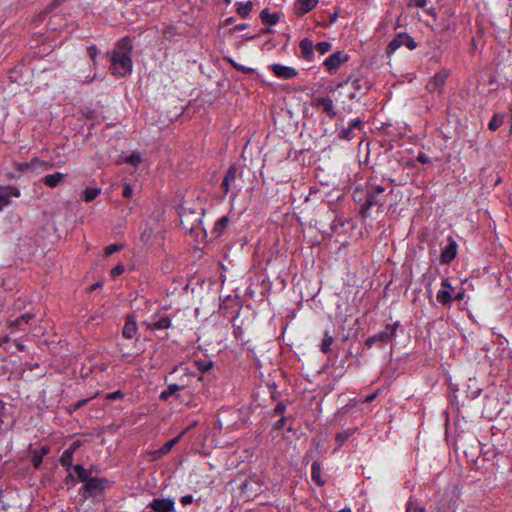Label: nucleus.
Wrapping results in <instances>:
<instances>
[{
    "mask_svg": "<svg viewBox=\"0 0 512 512\" xmlns=\"http://www.w3.org/2000/svg\"><path fill=\"white\" fill-rule=\"evenodd\" d=\"M133 45L129 37L122 38L117 44L111 56V69L117 76H128L133 70L132 60Z\"/></svg>",
    "mask_w": 512,
    "mask_h": 512,
    "instance_id": "1",
    "label": "nucleus"
},
{
    "mask_svg": "<svg viewBox=\"0 0 512 512\" xmlns=\"http://www.w3.org/2000/svg\"><path fill=\"white\" fill-rule=\"evenodd\" d=\"M400 326V323L394 322L391 324H387L384 331H380L365 340V345L368 348H372L373 346L384 347L389 342H392L397 337V331Z\"/></svg>",
    "mask_w": 512,
    "mask_h": 512,
    "instance_id": "2",
    "label": "nucleus"
},
{
    "mask_svg": "<svg viewBox=\"0 0 512 512\" xmlns=\"http://www.w3.org/2000/svg\"><path fill=\"white\" fill-rule=\"evenodd\" d=\"M384 191V187L380 185L370 187L366 197V201L362 206V213L364 215H367L368 211L373 207H377L378 209H381L383 207L385 202V198L383 195Z\"/></svg>",
    "mask_w": 512,
    "mask_h": 512,
    "instance_id": "3",
    "label": "nucleus"
},
{
    "mask_svg": "<svg viewBox=\"0 0 512 512\" xmlns=\"http://www.w3.org/2000/svg\"><path fill=\"white\" fill-rule=\"evenodd\" d=\"M171 374L179 375L178 382L174 383L179 386V391L187 388L195 377H197L199 381L203 379L202 376L196 374L193 368L183 365L176 366Z\"/></svg>",
    "mask_w": 512,
    "mask_h": 512,
    "instance_id": "4",
    "label": "nucleus"
},
{
    "mask_svg": "<svg viewBox=\"0 0 512 512\" xmlns=\"http://www.w3.org/2000/svg\"><path fill=\"white\" fill-rule=\"evenodd\" d=\"M349 60V55L344 51H337L324 60V66L330 74L336 73L339 67Z\"/></svg>",
    "mask_w": 512,
    "mask_h": 512,
    "instance_id": "5",
    "label": "nucleus"
},
{
    "mask_svg": "<svg viewBox=\"0 0 512 512\" xmlns=\"http://www.w3.org/2000/svg\"><path fill=\"white\" fill-rule=\"evenodd\" d=\"M107 481L103 478L91 477L82 488V495L85 499L96 495L105 489Z\"/></svg>",
    "mask_w": 512,
    "mask_h": 512,
    "instance_id": "6",
    "label": "nucleus"
},
{
    "mask_svg": "<svg viewBox=\"0 0 512 512\" xmlns=\"http://www.w3.org/2000/svg\"><path fill=\"white\" fill-rule=\"evenodd\" d=\"M448 75H449V73L445 69H442V70L438 71L427 82L426 89L430 93H441L443 88H444V86H445V83H446V80L448 78Z\"/></svg>",
    "mask_w": 512,
    "mask_h": 512,
    "instance_id": "7",
    "label": "nucleus"
},
{
    "mask_svg": "<svg viewBox=\"0 0 512 512\" xmlns=\"http://www.w3.org/2000/svg\"><path fill=\"white\" fill-rule=\"evenodd\" d=\"M401 46H407L412 50L416 48L417 44L409 34L400 33L390 41L388 45V53L395 52Z\"/></svg>",
    "mask_w": 512,
    "mask_h": 512,
    "instance_id": "8",
    "label": "nucleus"
},
{
    "mask_svg": "<svg viewBox=\"0 0 512 512\" xmlns=\"http://www.w3.org/2000/svg\"><path fill=\"white\" fill-rule=\"evenodd\" d=\"M269 69L277 78L284 80H289L299 75V71L296 68L279 63H273L269 65Z\"/></svg>",
    "mask_w": 512,
    "mask_h": 512,
    "instance_id": "9",
    "label": "nucleus"
},
{
    "mask_svg": "<svg viewBox=\"0 0 512 512\" xmlns=\"http://www.w3.org/2000/svg\"><path fill=\"white\" fill-rule=\"evenodd\" d=\"M313 106L321 108L322 111L329 117L334 118L337 115L334 101L330 96H317L313 100Z\"/></svg>",
    "mask_w": 512,
    "mask_h": 512,
    "instance_id": "10",
    "label": "nucleus"
},
{
    "mask_svg": "<svg viewBox=\"0 0 512 512\" xmlns=\"http://www.w3.org/2000/svg\"><path fill=\"white\" fill-rule=\"evenodd\" d=\"M351 83L352 88L358 93L363 94L371 88V82L364 76L349 78L344 82H340L337 85V88H341L344 85Z\"/></svg>",
    "mask_w": 512,
    "mask_h": 512,
    "instance_id": "11",
    "label": "nucleus"
},
{
    "mask_svg": "<svg viewBox=\"0 0 512 512\" xmlns=\"http://www.w3.org/2000/svg\"><path fill=\"white\" fill-rule=\"evenodd\" d=\"M172 319L170 316L155 315L149 321L146 322L147 328L151 331L164 330L171 327Z\"/></svg>",
    "mask_w": 512,
    "mask_h": 512,
    "instance_id": "12",
    "label": "nucleus"
},
{
    "mask_svg": "<svg viewBox=\"0 0 512 512\" xmlns=\"http://www.w3.org/2000/svg\"><path fill=\"white\" fill-rule=\"evenodd\" d=\"M442 289L437 292L436 299L442 305H449L453 300L451 290L453 289L448 278L441 281Z\"/></svg>",
    "mask_w": 512,
    "mask_h": 512,
    "instance_id": "13",
    "label": "nucleus"
},
{
    "mask_svg": "<svg viewBox=\"0 0 512 512\" xmlns=\"http://www.w3.org/2000/svg\"><path fill=\"white\" fill-rule=\"evenodd\" d=\"M20 190L14 186H0V211L11 203V197H19Z\"/></svg>",
    "mask_w": 512,
    "mask_h": 512,
    "instance_id": "14",
    "label": "nucleus"
},
{
    "mask_svg": "<svg viewBox=\"0 0 512 512\" xmlns=\"http://www.w3.org/2000/svg\"><path fill=\"white\" fill-rule=\"evenodd\" d=\"M149 507L156 512H175V502L171 498H155L150 502Z\"/></svg>",
    "mask_w": 512,
    "mask_h": 512,
    "instance_id": "15",
    "label": "nucleus"
},
{
    "mask_svg": "<svg viewBox=\"0 0 512 512\" xmlns=\"http://www.w3.org/2000/svg\"><path fill=\"white\" fill-rule=\"evenodd\" d=\"M457 242L449 237L448 244L441 251V263H450L457 255Z\"/></svg>",
    "mask_w": 512,
    "mask_h": 512,
    "instance_id": "16",
    "label": "nucleus"
},
{
    "mask_svg": "<svg viewBox=\"0 0 512 512\" xmlns=\"http://www.w3.org/2000/svg\"><path fill=\"white\" fill-rule=\"evenodd\" d=\"M299 48L301 51V56L304 60L311 62L314 60V44L313 41L309 38H304L299 43Z\"/></svg>",
    "mask_w": 512,
    "mask_h": 512,
    "instance_id": "17",
    "label": "nucleus"
},
{
    "mask_svg": "<svg viewBox=\"0 0 512 512\" xmlns=\"http://www.w3.org/2000/svg\"><path fill=\"white\" fill-rule=\"evenodd\" d=\"M34 318L33 314H23L20 317L16 318L15 320L11 321L9 329L10 334H14L19 331L24 330V325L29 324L30 320Z\"/></svg>",
    "mask_w": 512,
    "mask_h": 512,
    "instance_id": "18",
    "label": "nucleus"
},
{
    "mask_svg": "<svg viewBox=\"0 0 512 512\" xmlns=\"http://www.w3.org/2000/svg\"><path fill=\"white\" fill-rule=\"evenodd\" d=\"M138 331L137 323L135 320V317L132 315L127 316L123 330L122 335L126 339H132Z\"/></svg>",
    "mask_w": 512,
    "mask_h": 512,
    "instance_id": "19",
    "label": "nucleus"
},
{
    "mask_svg": "<svg viewBox=\"0 0 512 512\" xmlns=\"http://www.w3.org/2000/svg\"><path fill=\"white\" fill-rule=\"evenodd\" d=\"M65 177H66V174L61 173V172H56V173L48 174V175L44 176L42 178V182L50 188H55V187L59 186L64 181Z\"/></svg>",
    "mask_w": 512,
    "mask_h": 512,
    "instance_id": "20",
    "label": "nucleus"
},
{
    "mask_svg": "<svg viewBox=\"0 0 512 512\" xmlns=\"http://www.w3.org/2000/svg\"><path fill=\"white\" fill-rule=\"evenodd\" d=\"M236 178H237V169L234 165H232L227 170L226 175L222 182V186H223L225 193L229 192V190L231 188V184L235 182Z\"/></svg>",
    "mask_w": 512,
    "mask_h": 512,
    "instance_id": "21",
    "label": "nucleus"
},
{
    "mask_svg": "<svg viewBox=\"0 0 512 512\" xmlns=\"http://www.w3.org/2000/svg\"><path fill=\"white\" fill-rule=\"evenodd\" d=\"M362 122L359 118L353 119L349 122V126L347 128H343L341 131V138L350 140L354 137L353 130L360 129Z\"/></svg>",
    "mask_w": 512,
    "mask_h": 512,
    "instance_id": "22",
    "label": "nucleus"
},
{
    "mask_svg": "<svg viewBox=\"0 0 512 512\" xmlns=\"http://www.w3.org/2000/svg\"><path fill=\"white\" fill-rule=\"evenodd\" d=\"M319 0H296L295 7L299 14H306L310 12Z\"/></svg>",
    "mask_w": 512,
    "mask_h": 512,
    "instance_id": "23",
    "label": "nucleus"
},
{
    "mask_svg": "<svg viewBox=\"0 0 512 512\" xmlns=\"http://www.w3.org/2000/svg\"><path fill=\"white\" fill-rule=\"evenodd\" d=\"M229 223V218L227 216H223L220 219H218L214 225V228L212 230V234L214 237L218 238L220 237L223 232L226 230Z\"/></svg>",
    "mask_w": 512,
    "mask_h": 512,
    "instance_id": "24",
    "label": "nucleus"
},
{
    "mask_svg": "<svg viewBox=\"0 0 512 512\" xmlns=\"http://www.w3.org/2000/svg\"><path fill=\"white\" fill-rule=\"evenodd\" d=\"M311 478L319 486H323L325 484V481L321 476V464L317 461H314L311 465Z\"/></svg>",
    "mask_w": 512,
    "mask_h": 512,
    "instance_id": "25",
    "label": "nucleus"
},
{
    "mask_svg": "<svg viewBox=\"0 0 512 512\" xmlns=\"http://www.w3.org/2000/svg\"><path fill=\"white\" fill-rule=\"evenodd\" d=\"M253 4L250 0L236 3V11L242 18H247L252 11Z\"/></svg>",
    "mask_w": 512,
    "mask_h": 512,
    "instance_id": "26",
    "label": "nucleus"
},
{
    "mask_svg": "<svg viewBox=\"0 0 512 512\" xmlns=\"http://www.w3.org/2000/svg\"><path fill=\"white\" fill-rule=\"evenodd\" d=\"M179 392V386L175 385L174 383H171L168 385L167 389L163 390L160 393V399L163 401H167L171 396H175L177 399L180 398Z\"/></svg>",
    "mask_w": 512,
    "mask_h": 512,
    "instance_id": "27",
    "label": "nucleus"
},
{
    "mask_svg": "<svg viewBox=\"0 0 512 512\" xmlns=\"http://www.w3.org/2000/svg\"><path fill=\"white\" fill-rule=\"evenodd\" d=\"M260 17L262 19V21L265 23V24H268V25H274L276 24L280 17H279V14L278 13H271L269 11V9H263L261 11V14H260Z\"/></svg>",
    "mask_w": 512,
    "mask_h": 512,
    "instance_id": "28",
    "label": "nucleus"
},
{
    "mask_svg": "<svg viewBox=\"0 0 512 512\" xmlns=\"http://www.w3.org/2000/svg\"><path fill=\"white\" fill-rule=\"evenodd\" d=\"M102 192L99 187L86 188L82 193V200L85 202H91L96 199Z\"/></svg>",
    "mask_w": 512,
    "mask_h": 512,
    "instance_id": "29",
    "label": "nucleus"
},
{
    "mask_svg": "<svg viewBox=\"0 0 512 512\" xmlns=\"http://www.w3.org/2000/svg\"><path fill=\"white\" fill-rule=\"evenodd\" d=\"M73 454H74V448H68L67 450H65L62 453V455L60 457V463L62 464V466L67 467V468L72 467Z\"/></svg>",
    "mask_w": 512,
    "mask_h": 512,
    "instance_id": "30",
    "label": "nucleus"
},
{
    "mask_svg": "<svg viewBox=\"0 0 512 512\" xmlns=\"http://www.w3.org/2000/svg\"><path fill=\"white\" fill-rule=\"evenodd\" d=\"M73 471L77 475V479L81 482H86L89 479L90 471L85 469L83 465L77 464L73 466Z\"/></svg>",
    "mask_w": 512,
    "mask_h": 512,
    "instance_id": "31",
    "label": "nucleus"
},
{
    "mask_svg": "<svg viewBox=\"0 0 512 512\" xmlns=\"http://www.w3.org/2000/svg\"><path fill=\"white\" fill-rule=\"evenodd\" d=\"M504 122V115L494 114L491 120L488 123V127L490 130H497Z\"/></svg>",
    "mask_w": 512,
    "mask_h": 512,
    "instance_id": "32",
    "label": "nucleus"
},
{
    "mask_svg": "<svg viewBox=\"0 0 512 512\" xmlns=\"http://www.w3.org/2000/svg\"><path fill=\"white\" fill-rule=\"evenodd\" d=\"M194 366L201 372L209 371L213 367V361L211 360H195Z\"/></svg>",
    "mask_w": 512,
    "mask_h": 512,
    "instance_id": "33",
    "label": "nucleus"
},
{
    "mask_svg": "<svg viewBox=\"0 0 512 512\" xmlns=\"http://www.w3.org/2000/svg\"><path fill=\"white\" fill-rule=\"evenodd\" d=\"M181 438V435L167 441L158 451L157 453H159L160 455H164L166 453H168L174 446L175 444L180 440Z\"/></svg>",
    "mask_w": 512,
    "mask_h": 512,
    "instance_id": "34",
    "label": "nucleus"
},
{
    "mask_svg": "<svg viewBox=\"0 0 512 512\" xmlns=\"http://www.w3.org/2000/svg\"><path fill=\"white\" fill-rule=\"evenodd\" d=\"M334 341V338L332 335L329 334L328 331L325 332V337L322 341L321 350L324 353L330 352V347Z\"/></svg>",
    "mask_w": 512,
    "mask_h": 512,
    "instance_id": "35",
    "label": "nucleus"
},
{
    "mask_svg": "<svg viewBox=\"0 0 512 512\" xmlns=\"http://www.w3.org/2000/svg\"><path fill=\"white\" fill-rule=\"evenodd\" d=\"M315 50L318 51L320 54L324 55L326 54L327 52H329L332 48V45L330 42L328 41H321V42H318L315 46H314Z\"/></svg>",
    "mask_w": 512,
    "mask_h": 512,
    "instance_id": "36",
    "label": "nucleus"
},
{
    "mask_svg": "<svg viewBox=\"0 0 512 512\" xmlns=\"http://www.w3.org/2000/svg\"><path fill=\"white\" fill-rule=\"evenodd\" d=\"M405 512H426V510L424 507L419 506L415 500L410 499L407 502Z\"/></svg>",
    "mask_w": 512,
    "mask_h": 512,
    "instance_id": "37",
    "label": "nucleus"
},
{
    "mask_svg": "<svg viewBox=\"0 0 512 512\" xmlns=\"http://www.w3.org/2000/svg\"><path fill=\"white\" fill-rule=\"evenodd\" d=\"M43 461V453L37 452V450H34L32 453V459L31 462L35 468H39Z\"/></svg>",
    "mask_w": 512,
    "mask_h": 512,
    "instance_id": "38",
    "label": "nucleus"
},
{
    "mask_svg": "<svg viewBox=\"0 0 512 512\" xmlns=\"http://www.w3.org/2000/svg\"><path fill=\"white\" fill-rule=\"evenodd\" d=\"M31 164L30 170H37L39 168H47L48 164L45 161L40 160L37 157H34L31 161H29Z\"/></svg>",
    "mask_w": 512,
    "mask_h": 512,
    "instance_id": "39",
    "label": "nucleus"
},
{
    "mask_svg": "<svg viewBox=\"0 0 512 512\" xmlns=\"http://www.w3.org/2000/svg\"><path fill=\"white\" fill-rule=\"evenodd\" d=\"M126 162L133 166H137L142 162L141 155L138 153H132L129 157L126 158Z\"/></svg>",
    "mask_w": 512,
    "mask_h": 512,
    "instance_id": "40",
    "label": "nucleus"
},
{
    "mask_svg": "<svg viewBox=\"0 0 512 512\" xmlns=\"http://www.w3.org/2000/svg\"><path fill=\"white\" fill-rule=\"evenodd\" d=\"M87 52H88L89 56L91 57V59L93 61L96 60V57L100 53V51L98 50V48L94 44H90V45L87 46Z\"/></svg>",
    "mask_w": 512,
    "mask_h": 512,
    "instance_id": "41",
    "label": "nucleus"
},
{
    "mask_svg": "<svg viewBox=\"0 0 512 512\" xmlns=\"http://www.w3.org/2000/svg\"><path fill=\"white\" fill-rule=\"evenodd\" d=\"M349 437H350V433L342 432V433L336 434L335 439L338 442V445L342 446L348 440Z\"/></svg>",
    "mask_w": 512,
    "mask_h": 512,
    "instance_id": "42",
    "label": "nucleus"
},
{
    "mask_svg": "<svg viewBox=\"0 0 512 512\" xmlns=\"http://www.w3.org/2000/svg\"><path fill=\"white\" fill-rule=\"evenodd\" d=\"M124 265L123 264H118L116 265L112 270H111V276L112 278H116L118 277L119 275H121L123 272H124Z\"/></svg>",
    "mask_w": 512,
    "mask_h": 512,
    "instance_id": "43",
    "label": "nucleus"
},
{
    "mask_svg": "<svg viewBox=\"0 0 512 512\" xmlns=\"http://www.w3.org/2000/svg\"><path fill=\"white\" fill-rule=\"evenodd\" d=\"M123 248L120 244H111L106 248V255H112Z\"/></svg>",
    "mask_w": 512,
    "mask_h": 512,
    "instance_id": "44",
    "label": "nucleus"
},
{
    "mask_svg": "<svg viewBox=\"0 0 512 512\" xmlns=\"http://www.w3.org/2000/svg\"><path fill=\"white\" fill-rule=\"evenodd\" d=\"M426 3H427L426 0H408L409 6H415V7H419V8H424Z\"/></svg>",
    "mask_w": 512,
    "mask_h": 512,
    "instance_id": "45",
    "label": "nucleus"
},
{
    "mask_svg": "<svg viewBox=\"0 0 512 512\" xmlns=\"http://www.w3.org/2000/svg\"><path fill=\"white\" fill-rule=\"evenodd\" d=\"M417 160L422 163V164H427V163H430L431 162V158L423 153V152H420L417 156Z\"/></svg>",
    "mask_w": 512,
    "mask_h": 512,
    "instance_id": "46",
    "label": "nucleus"
},
{
    "mask_svg": "<svg viewBox=\"0 0 512 512\" xmlns=\"http://www.w3.org/2000/svg\"><path fill=\"white\" fill-rule=\"evenodd\" d=\"M233 66L238 69V70H241L242 72H245V73H251V72H254V69L253 68H250V67H247V66H243V65H239L237 64L236 62L234 61H231Z\"/></svg>",
    "mask_w": 512,
    "mask_h": 512,
    "instance_id": "47",
    "label": "nucleus"
},
{
    "mask_svg": "<svg viewBox=\"0 0 512 512\" xmlns=\"http://www.w3.org/2000/svg\"><path fill=\"white\" fill-rule=\"evenodd\" d=\"M132 193H133V189H132L131 185L126 183L123 188V196L125 198H129L132 196Z\"/></svg>",
    "mask_w": 512,
    "mask_h": 512,
    "instance_id": "48",
    "label": "nucleus"
},
{
    "mask_svg": "<svg viewBox=\"0 0 512 512\" xmlns=\"http://www.w3.org/2000/svg\"><path fill=\"white\" fill-rule=\"evenodd\" d=\"M193 496L191 494H187L181 497L180 501L183 505H189L193 502Z\"/></svg>",
    "mask_w": 512,
    "mask_h": 512,
    "instance_id": "49",
    "label": "nucleus"
},
{
    "mask_svg": "<svg viewBox=\"0 0 512 512\" xmlns=\"http://www.w3.org/2000/svg\"><path fill=\"white\" fill-rule=\"evenodd\" d=\"M30 167H31V164L30 162H22V163H19L17 165V169L20 171V172H24L26 170H30Z\"/></svg>",
    "mask_w": 512,
    "mask_h": 512,
    "instance_id": "50",
    "label": "nucleus"
},
{
    "mask_svg": "<svg viewBox=\"0 0 512 512\" xmlns=\"http://www.w3.org/2000/svg\"><path fill=\"white\" fill-rule=\"evenodd\" d=\"M286 406L283 403H278L274 409L275 414H284Z\"/></svg>",
    "mask_w": 512,
    "mask_h": 512,
    "instance_id": "51",
    "label": "nucleus"
},
{
    "mask_svg": "<svg viewBox=\"0 0 512 512\" xmlns=\"http://www.w3.org/2000/svg\"><path fill=\"white\" fill-rule=\"evenodd\" d=\"M122 397H123V394L120 390L108 393L106 396L107 399H116V398H122Z\"/></svg>",
    "mask_w": 512,
    "mask_h": 512,
    "instance_id": "52",
    "label": "nucleus"
},
{
    "mask_svg": "<svg viewBox=\"0 0 512 512\" xmlns=\"http://www.w3.org/2000/svg\"><path fill=\"white\" fill-rule=\"evenodd\" d=\"M465 297V290L464 289H461L460 291H458L455 296L453 297L454 300H457V301H460V300H463Z\"/></svg>",
    "mask_w": 512,
    "mask_h": 512,
    "instance_id": "53",
    "label": "nucleus"
},
{
    "mask_svg": "<svg viewBox=\"0 0 512 512\" xmlns=\"http://www.w3.org/2000/svg\"><path fill=\"white\" fill-rule=\"evenodd\" d=\"M284 423H285V417H282L280 420H278L276 423H275V428L276 429H280L284 426Z\"/></svg>",
    "mask_w": 512,
    "mask_h": 512,
    "instance_id": "54",
    "label": "nucleus"
},
{
    "mask_svg": "<svg viewBox=\"0 0 512 512\" xmlns=\"http://www.w3.org/2000/svg\"><path fill=\"white\" fill-rule=\"evenodd\" d=\"M247 27H248V24H246V23H241V24L236 25V26L234 27V30L241 31V30H245Z\"/></svg>",
    "mask_w": 512,
    "mask_h": 512,
    "instance_id": "55",
    "label": "nucleus"
},
{
    "mask_svg": "<svg viewBox=\"0 0 512 512\" xmlns=\"http://www.w3.org/2000/svg\"><path fill=\"white\" fill-rule=\"evenodd\" d=\"M376 393L369 394L365 397V402H371L375 399Z\"/></svg>",
    "mask_w": 512,
    "mask_h": 512,
    "instance_id": "56",
    "label": "nucleus"
},
{
    "mask_svg": "<svg viewBox=\"0 0 512 512\" xmlns=\"http://www.w3.org/2000/svg\"><path fill=\"white\" fill-rule=\"evenodd\" d=\"M37 452L43 453V457L49 452V448L46 446L41 447L40 450H37Z\"/></svg>",
    "mask_w": 512,
    "mask_h": 512,
    "instance_id": "57",
    "label": "nucleus"
},
{
    "mask_svg": "<svg viewBox=\"0 0 512 512\" xmlns=\"http://www.w3.org/2000/svg\"><path fill=\"white\" fill-rule=\"evenodd\" d=\"M79 446H80V443L78 441H76V442H73L69 448H74V452H75Z\"/></svg>",
    "mask_w": 512,
    "mask_h": 512,
    "instance_id": "58",
    "label": "nucleus"
},
{
    "mask_svg": "<svg viewBox=\"0 0 512 512\" xmlns=\"http://www.w3.org/2000/svg\"><path fill=\"white\" fill-rule=\"evenodd\" d=\"M101 286H102V284L98 282V283H95V284L92 286V289H96V288H99V287H101Z\"/></svg>",
    "mask_w": 512,
    "mask_h": 512,
    "instance_id": "59",
    "label": "nucleus"
},
{
    "mask_svg": "<svg viewBox=\"0 0 512 512\" xmlns=\"http://www.w3.org/2000/svg\"><path fill=\"white\" fill-rule=\"evenodd\" d=\"M226 23L227 24H232L233 23V18L232 17H229L226 19Z\"/></svg>",
    "mask_w": 512,
    "mask_h": 512,
    "instance_id": "60",
    "label": "nucleus"
},
{
    "mask_svg": "<svg viewBox=\"0 0 512 512\" xmlns=\"http://www.w3.org/2000/svg\"><path fill=\"white\" fill-rule=\"evenodd\" d=\"M357 97V93H351L350 94V99H355Z\"/></svg>",
    "mask_w": 512,
    "mask_h": 512,
    "instance_id": "61",
    "label": "nucleus"
},
{
    "mask_svg": "<svg viewBox=\"0 0 512 512\" xmlns=\"http://www.w3.org/2000/svg\"><path fill=\"white\" fill-rule=\"evenodd\" d=\"M339 512H350V509H342Z\"/></svg>",
    "mask_w": 512,
    "mask_h": 512,
    "instance_id": "62",
    "label": "nucleus"
},
{
    "mask_svg": "<svg viewBox=\"0 0 512 512\" xmlns=\"http://www.w3.org/2000/svg\"><path fill=\"white\" fill-rule=\"evenodd\" d=\"M18 348H19V350H23L24 349V345L20 344V345H18Z\"/></svg>",
    "mask_w": 512,
    "mask_h": 512,
    "instance_id": "63",
    "label": "nucleus"
},
{
    "mask_svg": "<svg viewBox=\"0 0 512 512\" xmlns=\"http://www.w3.org/2000/svg\"><path fill=\"white\" fill-rule=\"evenodd\" d=\"M145 512H156V511L151 508V510H145Z\"/></svg>",
    "mask_w": 512,
    "mask_h": 512,
    "instance_id": "64",
    "label": "nucleus"
}]
</instances>
